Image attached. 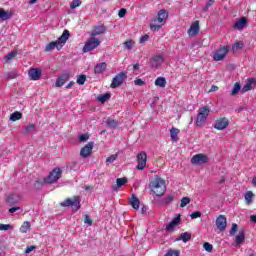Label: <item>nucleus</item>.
Returning <instances> with one entry per match:
<instances>
[{"mask_svg":"<svg viewBox=\"0 0 256 256\" xmlns=\"http://www.w3.org/2000/svg\"><path fill=\"white\" fill-rule=\"evenodd\" d=\"M174 199H175V197L173 195H168L166 198H164L160 201V205L165 207V206L169 205L170 203H173Z\"/></svg>","mask_w":256,"mask_h":256,"instance_id":"30","label":"nucleus"},{"mask_svg":"<svg viewBox=\"0 0 256 256\" xmlns=\"http://www.w3.org/2000/svg\"><path fill=\"white\" fill-rule=\"evenodd\" d=\"M7 203H9L10 205H15V203H17V201H15V195L14 194L8 195Z\"/></svg>","mask_w":256,"mask_h":256,"instance_id":"46","label":"nucleus"},{"mask_svg":"<svg viewBox=\"0 0 256 256\" xmlns=\"http://www.w3.org/2000/svg\"><path fill=\"white\" fill-rule=\"evenodd\" d=\"M129 205H131V207H133L136 211L139 209L141 201L139 198H137V195L132 194L131 199L129 200Z\"/></svg>","mask_w":256,"mask_h":256,"instance_id":"22","label":"nucleus"},{"mask_svg":"<svg viewBox=\"0 0 256 256\" xmlns=\"http://www.w3.org/2000/svg\"><path fill=\"white\" fill-rule=\"evenodd\" d=\"M250 221L256 223V214L250 216Z\"/></svg>","mask_w":256,"mask_h":256,"instance_id":"62","label":"nucleus"},{"mask_svg":"<svg viewBox=\"0 0 256 256\" xmlns=\"http://www.w3.org/2000/svg\"><path fill=\"white\" fill-rule=\"evenodd\" d=\"M213 3H215V0H208V2L206 3V6L211 7Z\"/></svg>","mask_w":256,"mask_h":256,"instance_id":"63","label":"nucleus"},{"mask_svg":"<svg viewBox=\"0 0 256 256\" xmlns=\"http://www.w3.org/2000/svg\"><path fill=\"white\" fill-rule=\"evenodd\" d=\"M11 17H13V12L5 11V9L0 8V19H2V21H7V19H11Z\"/></svg>","mask_w":256,"mask_h":256,"instance_id":"26","label":"nucleus"},{"mask_svg":"<svg viewBox=\"0 0 256 256\" xmlns=\"http://www.w3.org/2000/svg\"><path fill=\"white\" fill-rule=\"evenodd\" d=\"M189 37H195V35H199V21H195L191 24L190 28L187 31Z\"/></svg>","mask_w":256,"mask_h":256,"instance_id":"17","label":"nucleus"},{"mask_svg":"<svg viewBox=\"0 0 256 256\" xmlns=\"http://www.w3.org/2000/svg\"><path fill=\"white\" fill-rule=\"evenodd\" d=\"M216 227L219 231H225L227 229V218L225 215H219L216 219Z\"/></svg>","mask_w":256,"mask_h":256,"instance_id":"15","label":"nucleus"},{"mask_svg":"<svg viewBox=\"0 0 256 256\" xmlns=\"http://www.w3.org/2000/svg\"><path fill=\"white\" fill-rule=\"evenodd\" d=\"M181 241H183L184 243H187V241H191V233L189 232H184L182 234H180V238Z\"/></svg>","mask_w":256,"mask_h":256,"instance_id":"37","label":"nucleus"},{"mask_svg":"<svg viewBox=\"0 0 256 256\" xmlns=\"http://www.w3.org/2000/svg\"><path fill=\"white\" fill-rule=\"evenodd\" d=\"M16 77H17V73L15 72H10L7 74L8 79H16Z\"/></svg>","mask_w":256,"mask_h":256,"instance_id":"58","label":"nucleus"},{"mask_svg":"<svg viewBox=\"0 0 256 256\" xmlns=\"http://www.w3.org/2000/svg\"><path fill=\"white\" fill-rule=\"evenodd\" d=\"M19 209H21V207H12L8 211L9 213H15V211H19Z\"/></svg>","mask_w":256,"mask_h":256,"instance_id":"61","label":"nucleus"},{"mask_svg":"<svg viewBox=\"0 0 256 256\" xmlns=\"http://www.w3.org/2000/svg\"><path fill=\"white\" fill-rule=\"evenodd\" d=\"M209 113H211V109H209L208 106L199 108L198 115L196 117L197 127H203V123L207 121V117H209Z\"/></svg>","mask_w":256,"mask_h":256,"instance_id":"4","label":"nucleus"},{"mask_svg":"<svg viewBox=\"0 0 256 256\" xmlns=\"http://www.w3.org/2000/svg\"><path fill=\"white\" fill-rule=\"evenodd\" d=\"M81 5V0H73L71 3H70V7L72 9H77V7H80Z\"/></svg>","mask_w":256,"mask_h":256,"instance_id":"47","label":"nucleus"},{"mask_svg":"<svg viewBox=\"0 0 256 256\" xmlns=\"http://www.w3.org/2000/svg\"><path fill=\"white\" fill-rule=\"evenodd\" d=\"M127 79V71H122L118 73L112 80L110 84L111 89H117V87H121L123 82Z\"/></svg>","mask_w":256,"mask_h":256,"instance_id":"8","label":"nucleus"},{"mask_svg":"<svg viewBox=\"0 0 256 256\" xmlns=\"http://www.w3.org/2000/svg\"><path fill=\"white\" fill-rule=\"evenodd\" d=\"M244 45L243 41H238L233 45L232 50L237 51L238 49H243Z\"/></svg>","mask_w":256,"mask_h":256,"instance_id":"43","label":"nucleus"},{"mask_svg":"<svg viewBox=\"0 0 256 256\" xmlns=\"http://www.w3.org/2000/svg\"><path fill=\"white\" fill-rule=\"evenodd\" d=\"M179 133H181V130H179V128L172 127L170 129V137L173 143H177V141H179Z\"/></svg>","mask_w":256,"mask_h":256,"instance_id":"23","label":"nucleus"},{"mask_svg":"<svg viewBox=\"0 0 256 256\" xmlns=\"http://www.w3.org/2000/svg\"><path fill=\"white\" fill-rule=\"evenodd\" d=\"M150 189L156 197H163L167 191V185H165V180L159 176H155L154 180L150 183Z\"/></svg>","mask_w":256,"mask_h":256,"instance_id":"3","label":"nucleus"},{"mask_svg":"<svg viewBox=\"0 0 256 256\" xmlns=\"http://www.w3.org/2000/svg\"><path fill=\"white\" fill-rule=\"evenodd\" d=\"M191 203V198L183 197L180 203V207H187Z\"/></svg>","mask_w":256,"mask_h":256,"instance_id":"42","label":"nucleus"},{"mask_svg":"<svg viewBox=\"0 0 256 256\" xmlns=\"http://www.w3.org/2000/svg\"><path fill=\"white\" fill-rule=\"evenodd\" d=\"M106 124L111 129H117V127H119V122L112 118H108Z\"/></svg>","mask_w":256,"mask_h":256,"instance_id":"31","label":"nucleus"},{"mask_svg":"<svg viewBox=\"0 0 256 256\" xmlns=\"http://www.w3.org/2000/svg\"><path fill=\"white\" fill-rule=\"evenodd\" d=\"M93 147H95V142H88L84 147L80 150V157L83 159H87L93 153Z\"/></svg>","mask_w":256,"mask_h":256,"instance_id":"13","label":"nucleus"},{"mask_svg":"<svg viewBox=\"0 0 256 256\" xmlns=\"http://www.w3.org/2000/svg\"><path fill=\"white\" fill-rule=\"evenodd\" d=\"M165 59L163 58V55H156L150 60V65L154 69H159L161 65H163Z\"/></svg>","mask_w":256,"mask_h":256,"instance_id":"14","label":"nucleus"},{"mask_svg":"<svg viewBox=\"0 0 256 256\" xmlns=\"http://www.w3.org/2000/svg\"><path fill=\"white\" fill-rule=\"evenodd\" d=\"M71 77V74L65 73L62 74L60 77H58L56 81V87H63L67 81H69V78Z\"/></svg>","mask_w":256,"mask_h":256,"instance_id":"18","label":"nucleus"},{"mask_svg":"<svg viewBox=\"0 0 256 256\" xmlns=\"http://www.w3.org/2000/svg\"><path fill=\"white\" fill-rule=\"evenodd\" d=\"M213 127L217 131H224V129H227V127H229V119H227L226 117L218 118L215 121Z\"/></svg>","mask_w":256,"mask_h":256,"instance_id":"11","label":"nucleus"},{"mask_svg":"<svg viewBox=\"0 0 256 256\" xmlns=\"http://www.w3.org/2000/svg\"><path fill=\"white\" fill-rule=\"evenodd\" d=\"M17 57V50H14L10 53H8L6 56H4L5 63H9L12 61V59H15Z\"/></svg>","mask_w":256,"mask_h":256,"instance_id":"32","label":"nucleus"},{"mask_svg":"<svg viewBox=\"0 0 256 256\" xmlns=\"http://www.w3.org/2000/svg\"><path fill=\"white\" fill-rule=\"evenodd\" d=\"M128 69H130L131 71H137V69H139V63L128 66Z\"/></svg>","mask_w":256,"mask_h":256,"instance_id":"57","label":"nucleus"},{"mask_svg":"<svg viewBox=\"0 0 256 256\" xmlns=\"http://www.w3.org/2000/svg\"><path fill=\"white\" fill-rule=\"evenodd\" d=\"M107 31V27L105 25L101 24L98 26H95L93 29V32L91 33V37H97V35H103Z\"/></svg>","mask_w":256,"mask_h":256,"instance_id":"19","label":"nucleus"},{"mask_svg":"<svg viewBox=\"0 0 256 256\" xmlns=\"http://www.w3.org/2000/svg\"><path fill=\"white\" fill-rule=\"evenodd\" d=\"M136 159L138 161L137 169L143 171L147 167V153L145 151L138 153Z\"/></svg>","mask_w":256,"mask_h":256,"instance_id":"10","label":"nucleus"},{"mask_svg":"<svg viewBox=\"0 0 256 256\" xmlns=\"http://www.w3.org/2000/svg\"><path fill=\"white\" fill-rule=\"evenodd\" d=\"M154 85H156V87H160L161 89H165V87H167V79H165V77H157Z\"/></svg>","mask_w":256,"mask_h":256,"instance_id":"25","label":"nucleus"},{"mask_svg":"<svg viewBox=\"0 0 256 256\" xmlns=\"http://www.w3.org/2000/svg\"><path fill=\"white\" fill-rule=\"evenodd\" d=\"M126 15H127V9L121 8L118 12V17H120V19H123V17H125Z\"/></svg>","mask_w":256,"mask_h":256,"instance_id":"53","label":"nucleus"},{"mask_svg":"<svg viewBox=\"0 0 256 256\" xmlns=\"http://www.w3.org/2000/svg\"><path fill=\"white\" fill-rule=\"evenodd\" d=\"M63 175V170H61V168H54L49 175L44 178L46 184L48 185H53V183H57V181H59V179H61V176Z\"/></svg>","mask_w":256,"mask_h":256,"instance_id":"6","label":"nucleus"},{"mask_svg":"<svg viewBox=\"0 0 256 256\" xmlns=\"http://www.w3.org/2000/svg\"><path fill=\"white\" fill-rule=\"evenodd\" d=\"M86 81H87V76L85 74H82L78 76L76 83H78V85H85Z\"/></svg>","mask_w":256,"mask_h":256,"instance_id":"41","label":"nucleus"},{"mask_svg":"<svg viewBox=\"0 0 256 256\" xmlns=\"http://www.w3.org/2000/svg\"><path fill=\"white\" fill-rule=\"evenodd\" d=\"M203 247L205 249V251H207V253H213V245L209 242H205L203 244Z\"/></svg>","mask_w":256,"mask_h":256,"instance_id":"44","label":"nucleus"},{"mask_svg":"<svg viewBox=\"0 0 256 256\" xmlns=\"http://www.w3.org/2000/svg\"><path fill=\"white\" fill-rule=\"evenodd\" d=\"M167 19H169V12L165 9L159 10L157 17H155L150 24L151 31H159V29L167 23Z\"/></svg>","mask_w":256,"mask_h":256,"instance_id":"2","label":"nucleus"},{"mask_svg":"<svg viewBox=\"0 0 256 256\" xmlns=\"http://www.w3.org/2000/svg\"><path fill=\"white\" fill-rule=\"evenodd\" d=\"M239 91H241V83L236 82L234 84V87H233L232 91H231V95L235 96V95H237V93H239Z\"/></svg>","mask_w":256,"mask_h":256,"instance_id":"39","label":"nucleus"},{"mask_svg":"<svg viewBox=\"0 0 256 256\" xmlns=\"http://www.w3.org/2000/svg\"><path fill=\"white\" fill-rule=\"evenodd\" d=\"M104 71H107V64L105 62L98 63L94 66V73L96 75H101Z\"/></svg>","mask_w":256,"mask_h":256,"instance_id":"20","label":"nucleus"},{"mask_svg":"<svg viewBox=\"0 0 256 256\" xmlns=\"http://www.w3.org/2000/svg\"><path fill=\"white\" fill-rule=\"evenodd\" d=\"M238 229H239V225L233 223V224H232V228H231V230H230V235H231L232 237L235 236V233H237Z\"/></svg>","mask_w":256,"mask_h":256,"instance_id":"48","label":"nucleus"},{"mask_svg":"<svg viewBox=\"0 0 256 256\" xmlns=\"http://www.w3.org/2000/svg\"><path fill=\"white\" fill-rule=\"evenodd\" d=\"M35 250V246H28L26 249H25V253L29 254L31 253V251Z\"/></svg>","mask_w":256,"mask_h":256,"instance_id":"60","label":"nucleus"},{"mask_svg":"<svg viewBox=\"0 0 256 256\" xmlns=\"http://www.w3.org/2000/svg\"><path fill=\"white\" fill-rule=\"evenodd\" d=\"M208 161L209 158L203 153L196 154L191 158L192 165H205Z\"/></svg>","mask_w":256,"mask_h":256,"instance_id":"12","label":"nucleus"},{"mask_svg":"<svg viewBox=\"0 0 256 256\" xmlns=\"http://www.w3.org/2000/svg\"><path fill=\"white\" fill-rule=\"evenodd\" d=\"M60 205L61 207H74V211H79L81 209V198L79 196L67 198Z\"/></svg>","mask_w":256,"mask_h":256,"instance_id":"5","label":"nucleus"},{"mask_svg":"<svg viewBox=\"0 0 256 256\" xmlns=\"http://www.w3.org/2000/svg\"><path fill=\"white\" fill-rule=\"evenodd\" d=\"M80 143H85V141H89V134H82L79 136Z\"/></svg>","mask_w":256,"mask_h":256,"instance_id":"51","label":"nucleus"},{"mask_svg":"<svg viewBox=\"0 0 256 256\" xmlns=\"http://www.w3.org/2000/svg\"><path fill=\"white\" fill-rule=\"evenodd\" d=\"M255 84V78H249L242 88V93H247V91H251L253 89V85Z\"/></svg>","mask_w":256,"mask_h":256,"instance_id":"24","label":"nucleus"},{"mask_svg":"<svg viewBox=\"0 0 256 256\" xmlns=\"http://www.w3.org/2000/svg\"><path fill=\"white\" fill-rule=\"evenodd\" d=\"M141 213L142 215H145V213H147V206H142Z\"/></svg>","mask_w":256,"mask_h":256,"instance_id":"64","label":"nucleus"},{"mask_svg":"<svg viewBox=\"0 0 256 256\" xmlns=\"http://www.w3.org/2000/svg\"><path fill=\"white\" fill-rule=\"evenodd\" d=\"M23 117V114L19 111H16L10 115V121H19Z\"/></svg>","mask_w":256,"mask_h":256,"instance_id":"36","label":"nucleus"},{"mask_svg":"<svg viewBox=\"0 0 256 256\" xmlns=\"http://www.w3.org/2000/svg\"><path fill=\"white\" fill-rule=\"evenodd\" d=\"M69 37H71V33H69V30H64L62 35L58 38L57 41H52L46 45L45 52L49 53L53 51L55 47L58 51H61V49H63V45L67 43V40L69 39Z\"/></svg>","mask_w":256,"mask_h":256,"instance_id":"1","label":"nucleus"},{"mask_svg":"<svg viewBox=\"0 0 256 256\" xmlns=\"http://www.w3.org/2000/svg\"><path fill=\"white\" fill-rule=\"evenodd\" d=\"M29 229H31V222L26 221L24 222L21 227H20V232L21 233H27V231H29Z\"/></svg>","mask_w":256,"mask_h":256,"instance_id":"35","label":"nucleus"},{"mask_svg":"<svg viewBox=\"0 0 256 256\" xmlns=\"http://www.w3.org/2000/svg\"><path fill=\"white\" fill-rule=\"evenodd\" d=\"M229 51H231V47L229 46H221L213 53L214 61H223L225 57H227Z\"/></svg>","mask_w":256,"mask_h":256,"instance_id":"7","label":"nucleus"},{"mask_svg":"<svg viewBox=\"0 0 256 256\" xmlns=\"http://www.w3.org/2000/svg\"><path fill=\"white\" fill-rule=\"evenodd\" d=\"M144 84L145 81H143L141 78H137L136 80H134V85H136L137 87H143Z\"/></svg>","mask_w":256,"mask_h":256,"instance_id":"52","label":"nucleus"},{"mask_svg":"<svg viewBox=\"0 0 256 256\" xmlns=\"http://www.w3.org/2000/svg\"><path fill=\"white\" fill-rule=\"evenodd\" d=\"M9 229H13L11 224H0V231H9Z\"/></svg>","mask_w":256,"mask_h":256,"instance_id":"50","label":"nucleus"},{"mask_svg":"<svg viewBox=\"0 0 256 256\" xmlns=\"http://www.w3.org/2000/svg\"><path fill=\"white\" fill-rule=\"evenodd\" d=\"M31 81H39L41 79V68H32L28 71Z\"/></svg>","mask_w":256,"mask_h":256,"instance_id":"16","label":"nucleus"},{"mask_svg":"<svg viewBox=\"0 0 256 256\" xmlns=\"http://www.w3.org/2000/svg\"><path fill=\"white\" fill-rule=\"evenodd\" d=\"M245 243V230L240 229L238 235L235 238V245L236 247Z\"/></svg>","mask_w":256,"mask_h":256,"instance_id":"21","label":"nucleus"},{"mask_svg":"<svg viewBox=\"0 0 256 256\" xmlns=\"http://www.w3.org/2000/svg\"><path fill=\"white\" fill-rule=\"evenodd\" d=\"M84 223H86V225H93V220L91 219V217H89V215H85L84 216Z\"/></svg>","mask_w":256,"mask_h":256,"instance_id":"55","label":"nucleus"},{"mask_svg":"<svg viewBox=\"0 0 256 256\" xmlns=\"http://www.w3.org/2000/svg\"><path fill=\"white\" fill-rule=\"evenodd\" d=\"M118 158H119L118 154H113L108 158H106V163H114L115 161H117Z\"/></svg>","mask_w":256,"mask_h":256,"instance_id":"45","label":"nucleus"},{"mask_svg":"<svg viewBox=\"0 0 256 256\" xmlns=\"http://www.w3.org/2000/svg\"><path fill=\"white\" fill-rule=\"evenodd\" d=\"M191 219H199L201 217V212L195 211L190 215Z\"/></svg>","mask_w":256,"mask_h":256,"instance_id":"56","label":"nucleus"},{"mask_svg":"<svg viewBox=\"0 0 256 256\" xmlns=\"http://www.w3.org/2000/svg\"><path fill=\"white\" fill-rule=\"evenodd\" d=\"M126 183H129V179L127 177L117 178L116 179V187H123Z\"/></svg>","mask_w":256,"mask_h":256,"instance_id":"34","label":"nucleus"},{"mask_svg":"<svg viewBox=\"0 0 256 256\" xmlns=\"http://www.w3.org/2000/svg\"><path fill=\"white\" fill-rule=\"evenodd\" d=\"M145 41H149V35L145 34L140 38V43H145Z\"/></svg>","mask_w":256,"mask_h":256,"instance_id":"59","label":"nucleus"},{"mask_svg":"<svg viewBox=\"0 0 256 256\" xmlns=\"http://www.w3.org/2000/svg\"><path fill=\"white\" fill-rule=\"evenodd\" d=\"M165 256H179L178 250H168V252L165 254Z\"/></svg>","mask_w":256,"mask_h":256,"instance_id":"54","label":"nucleus"},{"mask_svg":"<svg viewBox=\"0 0 256 256\" xmlns=\"http://www.w3.org/2000/svg\"><path fill=\"white\" fill-rule=\"evenodd\" d=\"M47 183L45 181V178L43 179H38L34 182V189H36L37 191H39V189H42L43 188V185Z\"/></svg>","mask_w":256,"mask_h":256,"instance_id":"33","label":"nucleus"},{"mask_svg":"<svg viewBox=\"0 0 256 256\" xmlns=\"http://www.w3.org/2000/svg\"><path fill=\"white\" fill-rule=\"evenodd\" d=\"M253 197H255V194H253V191H247L245 193L244 199L247 205H251V203H253Z\"/></svg>","mask_w":256,"mask_h":256,"instance_id":"29","label":"nucleus"},{"mask_svg":"<svg viewBox=\"0 0 256 256\" xmlns=\"http://www.w3.org/2000/svg\"><path fill=\"white\" fill-rule=\"evenodd\" d=\"M134 45H135V41L134 40H127V41L123 42V46L128 51H131V49H133Z\"/></svg>","mask_w":256,"mask_h":256,"instance_id":"38","label":"nucleus"},{"mask_svg":"<svg viewBox=\"0 0 256 256\" xmlns=\"http://www.w3.org/2000/svg\"><path fill=\"white\" fill-rule=\"evenodd\" d=\"M108 99H111V94L109 93L101 94L98 96V101H100V103H105L108 101Z\"/></svg>","mask_w":256,"mask_h":256,"instance_id":"40","label":"nucleus"},{"mask_svg":"<svg viewBox=\"0 0 256 256\" xmlns=\"http://www.w3.org/2000/svg\"><path fill=\"white\" fill-rule=\"evenodd\" d=\"M179 221H181L180 215L173 218V220L166 226V231H171V229H173L174 227H177V225H179Z\"/></svg>","mask_w":256,"mask_h":256,"instance_id":"27","label":"nucleus"},{"mask_svg":"<svg viewBox=\"0 0 256 256\" xmlns=\"http://www.w3.org/2000/svg\"><path fill=\"white\" fill-rule=\"evenodd\" d=\"M99 45H101V41L97 38H92L85 43L82 51L83 53H89V51H93V49H97Z\"/></svg>","mask_w":256,"mask_h":256,"instance_id":"9","label":"nucleus"},{"mask_svg":"<svg viewBox=\"0 0 256 256\" xmlns=\"http://www.w3.org/2000/svg\"><path fill=\"white\" fill-rule=\"evenodd\" d=\"M31 131H35V124H29L24 128V133H31Z\"/></svg>","mask_w":256,"mask_h":256,"instance_id":"49","label":"nucleus"},{"mask_svg":"<svg viewBox=\"0 0 256 256\" xmlns=\"http://www.w3.org/2000/svg\"><path fill=\"white\" fill-rule=\"evenodd\" d=\"M247 25V18L242 17L237 22H235L234 27L236 29H243Z\"/></svg>","mask_w":256,"mask_h":256,"instance_id":"28","label":"nucleus"}]
</instances>
